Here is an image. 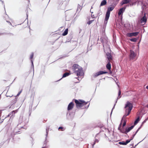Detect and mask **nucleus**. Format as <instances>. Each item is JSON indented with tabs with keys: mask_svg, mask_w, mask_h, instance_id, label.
<instances>
[{
	"mask_svg": "<svg viewBox=\"0 0 148 148\" xmlns=\"http://www.w3.org/2000/svg\"><path fill=\"white\" fill-rule=\"evenodd\" d=\"M11 115L10 114H9L8 115V116H9Z\"/></svg>",
	"mask_w": 148,
	"mask_h": 148,
	"instance_id": "32",
	"label": "nucleus"
},
{
	"mask_svg": "<svg viewBox=\"0 0 148 148\" xmlns=\"http://www.w3.org/2000/svg\"><path fill=\"white\" fill-rule=\"evenodd\" d=\"M130 40L131 41L135 42H136V41L137 39L136 38H132L130 39Z\"/></svg>",
	"mask_w": 148,
	"mask_h": 148,
	"instance_id": "23",
	"label": "nucleus"
},
{
	"mask_svg": "<svg viewBox=\"0 0 148 148\" xmlns=\"http://www.w3.org/2000/svg\"><path fill=\"white\" fill-rule=\"evenodd\" d=\"M146 107L148 108V104L147 105Z\"/></svg>",
	"mask_w": 148,
	"mask_h": 148,
	"instance_id": "33",
	"label": "nucleus"
},
{
	"mask_svg": "<svg viewBox=\"0 0 148 148\" xmlns=\"http://www.w3.org/2000/svg\"><path fill=\"white\" fill-rule=\"evenodd\" d=\"M121 124L120 125V126L118 128V130H120V132L123 133L124 134H126V130L125 129H124V127H122V128L121 127Z\"/></svg>",
	"mask_w": 148,
	"mask_h": 148,
	"instance_id": "11",
	"label": "nucleus"
},
{
	"mask_svg": "<svg viewBox=\"0 0 148 148\" xmlns=\"http://www.w3.org/2000/svg\"><path fill=\"white\" fill-rule=\"evenodd\" d=\"M133 107L132 103L128 101L125 104V116H126L130 113Z\"/></svg>",
	"mask_w": 148,
	"mask_h": 148,
	"instance_id": "3",
	"label": "nucleus"
},
{
	"mask_svg": "<svg viewBox=\"0 0 148 148\" xmlns=\"http://www.w3.org/2000/svg\"><path fill=\"white\" fill-rule=\"evenodd\" d=\"M76 104V107L77 108H81L82 109L87 108L89 105L88 102H85L83 100L79 99L77 100L74 99Z\"/></svg>",
	"mask_w": 148,
	"mask_h": 148,
	"instance_id": "1",
	"label": "nucleus"
},
{
	"mask_svg": "<svg viewBox=\"0 0 148 148\" xmlns=\"http://www.w3.org/2000/svg\"><path fill=\"white\" fill-rule=\"evenodd\" d=\"M14 112V111H13L12 112V113H13Z\"/></svg>",
	"mask_w": 148,
	"mask_h": 148,
	"instance_id": "34",
	"label": "nucleus"
},
{
	"mask_svg": "<svg viewBox=\"0 0 148 148\" xmlns=\"http://www.w3.org/2000/svg\"><path fill=\"white\" fill-rule=\"evenodd\" d=\"M106 55L109 61L110 62L112 60V55L110 53H107L106 54Z\"/></svg>",
	"mask_w": 148,
	"mask_h": 148,
	"instance_id": "13",
	"label": "nucleus"
},
{
	"mask_svg": "<svg viewBox=\"0 0 148 148\" xmlns=\"http://www.w3.org/2000/svg\"><path fill=\"white\" fill-rule=\"evenodd\" d=\"M94 21V20H92L89 21L87 22V24H88V25H90V24L92 23V22Z\"/></svg>",
	"mask_w": 148,
	"mask_h": 148,
	"instance_id": "24",
	"label": "nucleus"
},
{
	"mask_svg": "<svg viewBox=\"0 0 148 148\" xmlns=\"http://www.w3.org/2000/svg\"><path fill=\"white\" fill-rule=\"evenodd\" d=\"M139 121V117H138L137 119L135 120L134 122V125L137 124Z\"/></svg>",
	"mask_w": 148,
	"mask_h": 148,
	"instance_id": "22",
	"label": "nucleus"
},
{
	"mask_svg": "<svg viewBox=\"0 0 148 148\" xmlns=\"http://www.w3.org/2000/svg\"><path fill=\"white\" fill-rule=\"evenodd\" d=\"M146 88L148 89V85L146 87Z\"/></svg>",
	"mask_w": 148,
	"mask_h": 148,
	"instance_id": "31",
	"label": "nucleus"
},
{
	"mask_svg": "<svg viewBox=\"0 0 148 148\" xmlns=\"http://www.w3.org/2000/svg\"><path fill=\"white\" fill-rule=\"evenodd\" d=\"M108 73V72L106 71H100L96 73H95L93 75V77L94 78H95L97 77L98 76L100 75L106 74Z\"/></svg>",
	"mask_w": 148,
	"mask_h": 148,
	"instance_id": "7",
	"label": "nucleus"
},
{
	"mask_svg": "<svg viewBox=\"0 0 148 148\" xmlns=\"http://www.w3.org/2000/svg\"><path fill=\"white\" fill-rule=\"evenodd\" d=\"M134 126L132 125L129 127H127L126 128V134L130 132L134 127Z\"/></svg>",
	"mask_w": 148,
	"mask_h": 148,
	"instance_id": "16",
	"label": "nucleus"
},
{
	"mask_svg": "<svg viewBox=\"0 0 148 148\" xmlns=\"http://www.w3.org/2000/svg\"><path fill=\"white\" fill-rule=\"evenodd\" d=\"M140 129V128H138V129L137 130V131L134 133V134L133 135V137H131V138L130 140H127L125 142H121L119 143V144L120 145H126L129 143L130 141L132 140L135 136V135L136 134L137 132H138L139 130Z\"/></svg>",
	"mask_w": 148,
	"mask_h": 148,
	"instance_id": "5",
	"label": "nucleus"
},
{
	"mask_svg": "<svg viewBox=\"0 0 148 148\" xmlns=\"http://www.w3.org/2000/svg\"><path fill=\"white\" fill-rule=\"evenodd\" d=\"M130 60H133L134 59L135 57L136 56V54L132 50H130Z\"/></svg>",
	"mask_w": 148,
	"mask_h": 148,
	"instance_id": "8",
	"label": "nucleus"
},
{
	"mask_svg": "<svg viewBox=\"0 0 148 148\" xmlns=\"http://www.w3.org/2000/svg\"><path fill=\"white\" fill-rule=\"evenodd\" d=\"M33 53H32L30 55V59L32 61V59L33 58Z\"/></svg>",
	"mask_w": 148,
	"mask_h": 148,
	"instance_id": "27",
	"label": "nucleus"
},
{
	"mask_svg": "<svg viewBox=\"0 0 148 148\" xmlns=\"http://www.w3.org/2000/svg\"><path fill=\"white\" fill-rule=\"evenodd\" d=\"M72 69L75 74L79 77V76H82L84 73L82 68L77 64H75L72 66Z\"/></svg>",
	"mask_w": 148,
	"mask_h": 148,
	"instance_id": "2",
	"label": "nucleus"
},
{
	"mask_svg": "<svg viewBox=\"0 0 148 148\" xmlns=\"http://www.w3.org/2000/svg\"><path fill=\"white\" fill-rule=\"evenodd\" d=\"M126 123V121L125 120H124V122L123 123L122 127H124Z\"/></svg>",
	"mask_w": 148,
	"mask_h": 148,
	"instance_id": "25",
	"label": "nucleus"
},
{
	"mask_svg": "<svg viewBox=\"0 0 148 148\" xmlns=\"http://www.w3.org/2000/svg\"><path fill=\"white\" fill-rule=\"evenodd\" d=\"M121 91L120 90H119V93H118L119 96L120 95H121Z\"/></svg>",
	"mask_w": 148,
	"mask_h": 148,
	"instance_id": "28",
	"label": "nucleus"
},
{
	"mask_svg": "<svg viewBox=\"0 0 148 148\" xmlns=\"http://www.w3.org/2000/svg\"><path fill=\"white\" fill-rule=\"evenodd\" d=\"M107 3V1L106 0H103L101 2L100 6H103L106 5Z\"/></svg>",
	"mask_w": 148,
	"mask_h": 148,
	"instance_id": "18",
	"label": "nucleus"
},
{
	"mask_svg": "<svg viewBox=\"0 0 148 148\" xmlns=\"http://www.w3.org/2000/svg\"><path fill=\"white\" fill-rule=\"evenodd\" d=\"M99 142V140L97 139H95V140L93 142V143L92 144V147H94V145L96 143H98Z\"/></svg>",
	"mask_w": 148,
	"mask_h": 148,
	"instance_id": "21",
	"label": "nucleus"
},
{
	"mask_svg": "<svg viewBox=\"0 0 148 148\" xmlns=\"http://www.w3.org/2000/svg\"><path fill=\"white\" fill-rule=\"evenodd\" d=\"M130 2V0H123L121 3L120 4L121 5H123L124 4L128 3Z\"/></svg>",
	"mask_w": 148,
	"mask_h": 148,
	"instance_id": "14",
	"label": "nucleus"
},
{
	"mask_svg": "<svg viewBox=\"0 0 148 148\" xmlns=\"http://www.w3.org/2000/svg\"><path fill=\"white\" fill-rule=\"evenodd\" d=\"M130 2L131 3H130V6H133L134 5H135L136 4L137 1L136 0H130Z\"/></svg>",
	"mask_w": 148,
	"mask_h": 148,
	"instance_id": "15",
	"label": "nucleus"
},
{
	"mask_svg": "<svg viewBox=\"0 0 148 148\" xmlns=\"http://www.w3.org/2000/svg\"><path fill=\"white\" fill-rule=\"evenodd\" d=\"M119 97V98H120V97Z\"/></svg>",
	"mask_w": 148,
	"mask_h": 148,
	"instance_id": "36",
	"label": "nucleus"
},
{
	"mask_svg": "<svg viewBox=\"0 0 148 148\" xmlns=\"http://www.w3.org/2000/svg\"><path fill=\"white\" fill-rule=\"evenodd\" d=\"M68 28L66 29L64 32L62 34L63 36H64L66 35L68 33Z\"/></svg>",
	"mask_w": 148,
	"mask_h": 148,
	"instance_id": "19",
	"label": "nucleus"
},
{
	"mask_svg": "<svg viewBox=\"0 0 148 148\" xmlns=\"http://www.w3.org/2000/svg\"><path fill=\"white\" fill-rule=\"evenodd\" d=\"M63 129V127H59L58 128L59 130L62 129Z\"/></svg>",
	"mask_w": 148,
	"mask_h": 148,
	"instance_id": "29",
	"label": "nucleus"
},
{
	"mask_svg": "<svg viewBox=\"0 0 148 148\" xmlns=\"http://www.w3.org/2000/svg\"><path fill=\"white\" fill-rule=\"evenodd\" d=\"M22 91V89H21L17 94L16 95V96H18L21 93Z\"/></svg>",
	"mask_w": 148,
	"mask_h": 148,
	"instance_id": "26",
	"label": "nucleus"
},
{
	"mask_svg": "<svg viewBox=\"0 0 148 148\" xmlns=\"http://www.w3.org/2000/svg\"><path fill=\"white\" fill-rule=\"evenodd\" d=\"M74 106V104L73 102H72L70 103L68 106L67 110L69 111L71 110L73 108Z\"/></svg>",
	"mask_w": 148,
	"mask_h": 148,
	"instance_id": "10",
	"label": "nucleus"
},
{
	"mask_svg": "<svg viewBox=\"0 0 148 148\" xmlns=\"http://www.w3.org/2000/svg\"><path fill=\"white\" fill-rule=\"evenodd\" d=\"M10 25H11V23H10Z\"/></svg>",
	"mask_w": 148,
	"mask_h": 148,
	"instance_id": "35",
	"label": "nucleus"
},
{
	"mask_svg": "<svg viewBox=\"0 0 148 148\" xmlns=\"http://www.w3.org/2000/svg\"><path fill=\"white\" fill-rule=\"evenodd\" d=\"M114 7L112 6L109 7L108 8L106 15V17L104 21L105 24H107V23L110 17V12L112 11L114 9Z\"/></svg>",
	"mask_w": 148,
	"mask_h": 148,
	"instance_id": "4",
	"label": "nucleus"
},
{
	"mask_svg": "<svg viewBox=\"0 0 148 148\" xmlns=\"http://www.w3.org/2000/svg\"><path fill=\"white\" fill-rule=\"evenodd\" d=\"M139 33L138 32H132L128 33L127 34V36L129 37H131L132 36H137Z\"/></svg>",
	"mask_w": 148,
	"mask_h": 148,
	"instance_id": "9",
	"label": "nucleus"
},
{
	"mask_svg": "<svg viewBox=\"0 0 148 148\" xmlns=\"http://www.w3.org/2000/svg\"><path fill=\"white\" fill-rule=\"evenodd\" d=\"M123 122V121H122L121 122Z\"/></svg>",
	"mask_w": 148,
	"mask_h": 148,
	"instance_id": "38",
	"label": "nucleus"
},
{
	"mask_svg": "<svg viewBox=\"0 0 148 148\" xmlns=\"http://www.w3.org/2000/svg\"><path fill=\"white\" fill-rule=\"evenodd\" d=\"M147 21V18L146 16L145 13L144 16L141 18L140 21V24L142 25H145Z\"/></svg>",
	"mask_w": 148,
	"mask_h": 148,
	"instance_id": "6",
	"label": "nucleus"
},
{
	"mask_svg": "<svg viewBox=\"0 0 148 148\" xmlns=\"http://www.w3.org/2000/svg\"><path fill=\"white\" fill-rule=\"evenodd\" d=\"M106 67L107 69L110 71L111 69V65L110 63V62L109 61L108 62L106 65Z\"/></svg>",
	"mask_w": 148,
	"mask_h": 148,
	"instance_id": "17",
	"label": "nucleus"
},
{
	"mask_svg": "<svg viewBox=\"0 0 148 148\" xmlns=\"http://www.w3.org/2000/svg\"><path fill=\"white\" fill-rule=\"evenodd\" d=\"M126 9V7H124L123 8H120L119 11L118 13V15L119 16H120L122 14L124 11Z\"/></svg>",
	"mask_w": 148,
	"mask_h": 148,
	"instance_id": "12",
	"label": "nucleus"
},
{
	"mask_svg": "<svg viewBox=\"0 0 148 148\" xmlns=\"http://www.w3.org/2000/svg\"><path fill=\"white\" fill-rule=\"evenodd\" d=\"M70 73L68 72H66L64 73L62 76V78L66 77L67 76H68L69 75H70Z\"/></svg>",
	"mask_w": 148,
	"mask_h": 148,
	"instance_id": "20",
	"label": "nucleus"
},
{
	"mask_svg": "<svg viewBox=\"0 0 148 148\" xmlns=\"http://www.w3.org/2000/svg\"><path fill=\"white\" fill-rule=\"evenodd\" d=\"M79 6L80 7H81V6L79 5Z\"/></svg>",
	"mask_w": 148,
	"mask_h": 148,
	"instance_id": "37",
	"label": "nucleus"
},
{
	"mask_svg": "<svg viewBox=\"0 0 148 148\" xmlns=\"http://www.w3.org/2000/svg\"><path fill=\"white\" fill-rule=\"evenodd\" d=\"M9 34L10 35L13 36V34L12 33H10Z\"/></svg>",
	"mask_w": 148,
	"mask_h": 148,
	"instance_id": "30",
	"label": "nucleus"
}]
</instances>
